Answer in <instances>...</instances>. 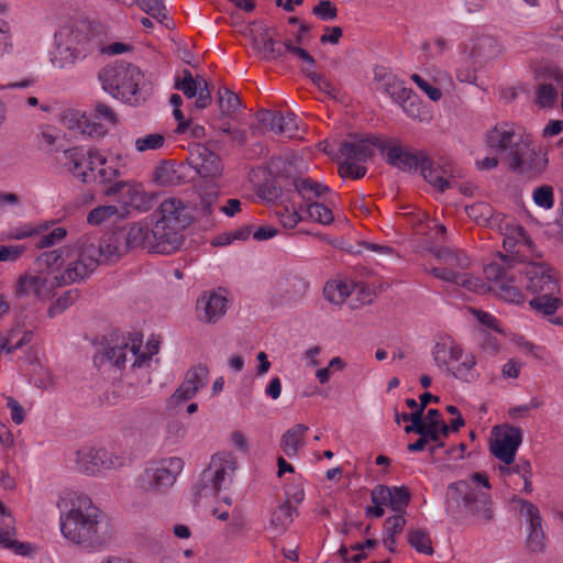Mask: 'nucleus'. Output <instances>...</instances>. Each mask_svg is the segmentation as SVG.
<instances>
[{
  "instance_id": "32",
  "label": "nucleus",
  "mask_w": 563,
  "mask_h": 563,
  "mask_svg": "<svg viewBox=\"0 0 563 563\" xmlns=\"http://www.w3.org/2000/svg\"><path fill=\"white\" fill-rule=\"evenodd\" d=\"M504 48L495 38L490 35L479 36L472 49V57L479 64L488 63L503 55Z\"/></svg>"
},
{
  "instance_id": "44",
  "label": "nucleus",
  "mask_w": 563,
  "mask_h": 563,
  "mask_svg": "<svg viewBox=\"0 0 563 563\" xmlns=\"http://www.w3.org/2000/svg\"><path fill=\"white\" fill-rule=\"evenodd\" d=\"M203 82V77H194L190 70L184 69L181 77L176 78L175 88L180 90L187 98L191 99L197 96Z\"/></svg>"
},
{
  "instance_id": "15",
  "label": "nucleus",
  "mask_w": 563,
  "mask_h": 563,
  "mask_svg": "<svg viewBox=\"0 0 563 563\" xmlns=\"http://www.w3.org/2000/svg\"><path fill=\"white\" fill-rule=\"evenodd\" d=\"M378 150L385 162L402 172H416L420 168L426 154L407 146H402L397 139L382 137Z\"/></svg>"
},
{
  "instance_id": "61",
  "label": "nucleus",
  "mask_w": 563,
  "mask_h": 563,
  "mask_svg": "<svg viewBox=\"0 0 563 563\" xmlns=\"http://www.w3.org/2000/svg\"><path fill=\"white\" fill-rule=\"evenodd\" d=\"M26 251V246L22 244L0 245V262H16Z\"/></svg>"
},
{
  "instance_id": "58",
  "label": "nucleus",
  "mask_w": 563,
  "mask_h": 563,
  "mask_svg": "<svg viewBox=\"0 0 563 563\" xmlns=\"http://www.w3.org/2000/svg\"><path fill=\"white\" fill-rule=\"evenodd\" d=\"M470 218L477 223H488L493 217L492 207L485 202H478L466 208Z\"/></svg>"
},
{
  "instance_id": "52",
  "label": "nucleus",
  "mask_w": 563,
  "mask_h": 563,
  "mask_svg": "<svg viewBox=\"0 0 563 563\" xmlns=\"http://www.w3.org/2000/svg\"><path fill=\"white\" fill-rule=\"evenodd\" d=\"M533 202L544 209L551 210L554 207V189L551 185H541L532 192Z\"/></svg>"
},
{
  "instance_id": "14",
  "label": "nucleus",
  "mask_w": 563,
  "mask_h": 563,
  "mask_svg": "<svg viewBox=\"0 0 563 563\" xmlns=\"http://www.w3.org/2000/svg\"><path fill=\"white\" fill-rule=\"evenodd\" d=\"M96 249H88L82 238L78 242V249L74 254L66 255V263L60 274H55L59 287L74 284L89 277L98 267L95 257Z\"/></svg>"
},
{
  "instance_id": "40",
  "label": "nucleus",
  "mask_w": 563,
  "mask_h": 563,
  "mask_svg": "<svg viewBox=\"0 0 563 563\" xmlns=\"http://www.w3.org/2000/svg\"><path fill=\"white\" fill-rule=\"evenodd\" d=\"M331 205H333L331 200H328L327 202L311 201L306 203L303 206L306 220L323 225L331 224L334 220Z\"/></svg>"
},
{
  "instance_id": "28",
  "label": "nucleus",
  "mask_w": 563,
  "mask_h": 563,
  "mask_svg": "<svg viewBox=\"0 0 563 563\" xmlns=\"http://www.w3.org/2000/svg\"><path fill=\"white\" fill-rule=\"evenodd\" d=\"M356 291L364 295L362 305L371 302V292L368 290L365 291L362 287L353 284L352 282L341 279L329 280L323 288L325 299L334 305L343 303L347 297Z\"/></svg>"
},
{
  "instance_id": "49",
  "label": "nucleus",
  "mask_w": 563,
  "mask_h": 563,
  "mask_svg": "<svg viewBox=\"0 0 563 563\" xmlns=\"http://www.w3.org/2000/svg\"><path fill=\"white\" fill-rule=\"evenodd\" d=\"M407 540L417 552L427 555L433 553L430 536L424 529H410L407 533Z\"/></svg>"
},
{
  "instance_id": "31",
  "label": "nucleus",
  "mask_w": 563,
  "mask_h": 563,
  "mask_svg": "<svg viewBox=\"0 0 563 563\" xmlns=\"http://www.w3.org/2000/svg\"><path fill=\"white\" fill-rule=\"evenodd\" d=\"M274 214L285 229H294L300 221H306L303 206L297 207L289 196L275 206Z\"/></svg>"
},
{
  "instance_id": "22",
  "label": "nucleus",
  "mask_w": 563,
  "mask_h": 563,
  "mask_svg": "<svg viewBox=\"0 0 563 563\" xmlns=\"http://www.w3.org/2000/svg\"><path fill=\"white\" fill-rule=\"evenodd\" d=\"M114 196L117 201L125 209L145 211L151 207V198L143 186L137 183L119 181L113 184L107 191Z\"/></svg>"
},
{
  "instance_id": "41",
  "label": "nucleus",
  "mask_w": 563,
  "mask_h": 563,
  "mask_svg": "<svg viewBox=\"0 0 563 563\" xmlns=\"http://www.w3.org/2000/svg\"><path fill=\"white\" fill-rule=\"evenodd\" d=\"M426 429L434 434V443L437 448H442L444 444L442 438H446L450 432L449 426L441 419L438 409H429L426 415Z\"/></svg>"
},
{
  "instance_id": "1",
  "label": "nucleus",
  "mask_w": 563,
  "mask_h": 563,
  "mask_svg": "<svg viewBox=\"0 0 563 563\" xmlns=\"http://www.w3.org/2000/svg\"><path fill=\"white\" fill-rule=\"evenodd\" d=\"M504 236L505 253L484 267L485 277L495 283L494 290L498 297L511 303L525 301V295L516 283L515 266L517 263L530 261L534 256V245L525 229L514 219L505 218L500 225Z\"/></svg>"
},
{
  "instance_id": "17",
  "label": "nucleus",
  "mask_w": 563,
  "mask_h": 563,
  "mask_svg": "<svg viewBox=\"0 0 563 563\" xmlns=\"http://www.w3.org/2000/svg\"><path fill=\"white\" fill-rule=\"evenodd\" d=\"M70 461L76 468L87 475H95L102 470H110L122 465L121 457L113 455L106 449L84 445L74 452Z\"/></svg>"
},
{
  "instance_id": "6",
  "label": "nucleus",
  "mask_w": 563,
  "mask_h": 563,
  "mask_svg": "<svg viewBox=\"0 0 563 563\" xmlns=\"http://www.w3.org/2000/svg\"><path fill=\"white\" fill-rule=\"evenodd\" d=\"M142 335L140 333H113L107 341L101 355L95 356V364L110 362L118 368H123L128 361H132V368L148 365L153 355L158 352V342L150 340L146 350L142 351Z\"/></svg>"
},
{
  "instance_id": "46",
  "label": "nucleus",
  "mask_w": 563,
  "mask_h": 563,
  "mask_svg": "<svg viewBox=\"0 0 563 563\" xmlns=\"http://www.w3.org/2000/svg\"><path fill=\"white\" fill-rule=\"evenodd\" d=\"M295 516L296 508L289 501H285L272 512L271 527L284 530L292 522Z\"/></svg>"
},
{
  "instance_id": "54",
  "label": "nucleus",
  "mask_w": 563,
  "mask_h": 563,
  "mask_svg": "<svg viewBox=\"0 0 563 563\" xmlns=\"http://www.w3.org/2000/svg\"><path fill=\"white\" fill-rule=\"evenodd\" d=\"M118 208L112 205L99 206L93 208L87 217V221L91 225H100L112 217L117 216Z\"/></svg>"
},
{
  "instance_id": "10",
  "label": "nucleus",
  "mask_w": 563,
  "mask_h": 563,
  "mask_svg": "<svg viewBox=\"0 0 563 563\" xmlns=\"http://www.w3.org/2000/svg\"><path fill=\"white\" fill-rule=\"evenodd\" d=\"M380 141L382 137L373 134H367L354 141H343L339 147V153L343 157L339 165L340 175L352 179L363 178L367 172L364 163L374 156Z\"/></svg>"
},
{
  "instance_id": "9",
  "label": "nucleus",
  "mask_w": 563,
  "mask_h": 563,
  "mask_svg": "<svg viewBox=\"0 0 563 563\" xmlns=\"http://www.w3.org/2000/svg\"><path fill=\"white\" fill-rule=\"evenodd\" d=\"M157 212L154 233L164 240L170 236L175 242L172 244L174 253L183 245V231L191 223L190 209L181 199L170 197L162 201Z\"/></svg>"
},
{
  "instance_id": "55",
  "label": "nucleus",
  "mask_w": 563,
  "mask_h": 563,
  "mask_svg": "<svg viewBox=\"0 0 563 563\" xmlns=\"http://www.w3.org/2000/svg\"><path fill=\"white\" fill-rule=\"evenodd\" d=\"M165 144V136L161 133H151L135 140L137 152L155 151Z\"/></svg>"
},
{
  "instance_id": "30",
  "label": "nucleus",
  "mask_w": 563,
  "mask_h": 563,
  "mask_svg": "<svg viewBox=\"0 0 563 563\" xmlns=\"http://www.w3.org/2000/svg\"><path fill=\"white\" fill-rule=\"evenodd\" d=\"M463 347L451 336L441 338L432 347L431 354L439 368L449 372L454 362L461 357Z\"/></svg>"
},
{
  "instance_id": "57",
  "label": "nucleus",
  "mask_w": 563,
  "mask_h": 563,
  "mask_svg": "<svg viewBox=\"0 0 563 563\" xmlns=\"http://www.w3.org/2000/svg\"><path fill=\"white\" fill-rule=\"evenodd\" d=\"M558 99V90L552 84H540L537 90V102L542 108L552 107Z\"/></svg>"
},
{
  "instance_id": "34",
  "label": "nucleus",
  "mask_w": 563,
  "mask_h": 563,
  "mask_svg": "<svg viewBox=\"0 0 563 563\" xmlns=\"http://www.w3.org/2000/svg\"><path fill=\"white\" fill-rule=\"evenodd\" d=\"M88 249H96L98 252L95 257L98 265L102 262H111L120 256V247L114 236H108L102 240L91 236H82Z\"/></svg>"
},
{
  "instance_id": "27",
  "label": "nucleus",
  "mask_w": 563,
  "mask_h": 563,
  "mask_svg": "<svg viewBox=\"0 0 563 563\" xmlns=\"http://www.w3.org/2000/svg\"><path fill=\"white\" fill-rule=\"evenodd\" d=\"M191 165L201 177H216L220 175L221 159L218 154L206 145H198L191 153Z\"/></svg>"
},
{
  "instance_id": "12",
  "label": "nucleus",
  "mask_w": 563,
  "mask_h": 563,
  "mask_svg": "<svg viewBox=\"0 0 563 563\" xmlns=\"http://www.w3.org/2000/svg\"><path fill=\"white\" fill-rule=\"evenodd\" d=\"M236 457L230 452H220L212 456L210 465L201 475L196 487L199 498L216 496L227 482H231L236 470Z\"/></svg>"
},
{
  "instance_id": "56",
  "label": "nucleus",
  "mask_w": 563,
  "mask_h": 563,
  "mask_svg": "<svg viewBox=\"0 0 563 563\" xmlns=\"http://www.w3.org/2000/svg\"><path fill=\"white\" fill-rule=\"evenodd\" d=\"M219 104L223 113L232 114L239 109L241 101L233 91L221 88L219 89Z\"/></svg>"
},
{
  "instance_id": "39",
  "label": "nucleus",
  "mask_w": 563,
  "mask_h": 563,
  "mask_svg": "<svg viewBox=\"0 0 563 563\" xmlns=\"http://www.w3.org/2000/svg\"><path fill=\"white\" fill-rule=\"evenodd\" d=\"M536 296L529 301L531 309L542 316H553L562 306L560 292L534 294Z\"/></svg>"
},
{
  "instance_id": "19",
  "label": "nucleus",
  "mask_w": 563,
  "mask_h": 563,
  "mask_svg": "<svg viewBox=\"0 0 563 563\" xmlns=\"http://www.w3.org/2000/svg\"><path fill=\"white\" fill-rule=\"evenodd\" d=\"M493 434L492 453L505 464H512L517 450L522 442L521 429L510 424H501L494 428Z\"/></svg>"
},
{
  "instance_id": "47",
  "label": "nucleus",
  "mask_w": 563,
  "mask_h": 563,
  "mask_svg": "<svg viewBox=\"0 0 563 563\" xmlns=\"http://www.w3.org/2000/svg\"><path fill=\"white\" fill-rule=\"evenodd\" d=\"M377 544L376 540L368 539L363 543H355L347 549L346 547H341L339 553L344 562L349 563H361L365 558L366 549H374Z\"/></svg>"
},
{
  "instance_id": "53",
  "label": "nucleus",
  "mask_w": 563,
  "mask_h": 563,
  "mask_svg": "<svg viewBox=\"0 0 563 563\" xmlns=\"http://www.w3.org/2000/svg\"><path fill=\"white\" fill-rule=\"evenodd\" d=\"M154 179L162 186H176L179 184V176L174 165L168 163L162 164L155 169Z\"/></svg>"
},
{
  "instance_id": "43",
  "label": "nucleus",
  "mask_w": 563,
  "mask_h": 563,
  "mask_svg": "<svg viewBox=\"0 0 563 563\" xmlns=\"http://www.w3.org/2000/svg\"><path fill=\"white\" fill-rule=\"evenodd\" d=\"M47 229H48V227L46 224L21 223V224L9 228L2 234L1 240H8V241L25 240V239L38 235Z\"/></svg>"
},
{
  "instance_id": "62",
  "label": "nucleus",
  "mask_w": 563,
  "mask_h": 563,
  "mask_svg": "<svg viewBox=\"0 0 563 563\" xmlns=\"http://www.w3.org/2000/svg\"><path fill=\"white\" fill-rule=\"evenodd\" d=\"M13 51L12 33L9 23L0 19V57Z\"/></svg>"
},
{
  "instance_id": "8",
  "label": "nucleus",
  "mask_w": 563,
  "mask_h": 563,
  "mask_svg": "<svg viewBox=\"0 0 563 563\" xmlns=\"http://www.w3.org/2000/svg\"><path fill=\"white\" fill-rule=\"evenodd\" d=\"M438 265L426 271L435 278L461 286L473 292L485 290V284L477 277L464 272L470 265L468 256L462 251L441 249L435 253Z\"/></svg>"
},
{
  "instance_id": "4",
  "label": "nucleus",
  "mask_w": 563,
  "mask_h": 563,
  "mask_svg": "<svg viewBox=\"0 0 563 563\" xmlns=\"http://www.w3.org/2000/svg\"><path fill=\"white\" fill-rule=\"evenodd\" d=\"M490 488L488 476L482 472H476L466 479L451 483L446 489L448 514L453 517L464 514L477 523H488L494 516Z\"/></svg>"
},
{
  "instance_id": "20",
  "label": "nucleus",
  "mask_w": 563,
  "mask_h": 563,
  "mask_svg": "<svg viewBox=\"0 0 563 563\" xmlns=\"http://www.w3.org/2000/svg\"><path fill=\"white\" fill-rule=\"evenodd\" d=\"M158 236L154 233V225L148 228L134 223L129 228L125 240L129 247H142L157 254H172L174 240L170 238L164 240Z\"/></svg>"
},
{
  "instance_id": "29",
  "label": "nucleus",
  "mask_w": 563,
  "mask_h": 563,
  "mask_svg": "<svg viewBox=\"0 0 563 563\" xmlns=\"http://www.w3.org/2000/svg\"><path fill=\"white\" fill-rule=\"evenodd\" d=\"M373 504L386 503L396 512H401L408 506L410 493L406 487L376 486L371 494Z\"/></svg>"
},
{
  "instance_id": "36",
  "label": "nucleus",
  "mask_w": 563,
  "mask_h": 563,
  "mask_svg": "<svg viewBox=\"0 0 563 563\" xmlns=\"http://www.w3.org/2000/svg\"><path fill=\"white\" fill-rule=\"evenodd\" d=\"M309 428L298 423L288 429L280 438V449L288 456L294 457L305 444V435Z\"/></svg>"
},
{
  "instance_id": "45",
  "label": "nucleus",
  "mask_w": 563,
  "mask_h": 563,
  "mask_svg": "<svg viewBox=\"0 0 563 563\" xmlns=\"http://www.w3.org/2000/svg\"><path fill=\"white\" fill-rule=\"evenodd\" d=\"M91 113L93 118L98 120V123H96L92 129L95 133L106 134L109 128L115 124V113L104 103H98Z\"/></svg>"
},
{
  "instance_id": "42",
  "label": "nucleus",
  "mask_w": 563,
  "mask_h": 563,
  "mask_svg": "<svg viewBox=\"0 0 563 563\" xmlns=\"http://www.w3.org/2000/svg\"><path fill=\"white\" fill-rule=\"evenodd\" d=\"M121 2L126 7L137 5L143 12L161 23L167 19L164 0H121Z\"/></svg>"
},
{
  "instance_id": "63",
  "label": "nucleus",
  "mask_w": 563,
  "mask_h": 563,
  "mask_svg": "<svg viewBox=\"0 0 563 563\" xmlns=\"http://www.w3.org/2000/svg\"><path fill=\"white\" fill-rule=\"evenodd\" d=\"M411 79L432 101H438L441 99V90L432 86L428 80L423 79L420 75L413 74L411 76Z\"/></svg>"
},
{
  "instance_id": "18",
  "label": "nucleus",
  "mask_w": 563,
  "mask_h": 563,
  "mask_svg": "<svg viewBox=\"0 0 563 563\" xmlns=\"http://www.w3.org/2000/svg\"><path fill=\"white\" fill-rule=\"evenodd\" d=\"M56 288H59V285L55 274L24 273L16 280L14 295L18 298L46 300L53 296Z\"/></svg>"
},
{
  "instance_id": "51",
  "label": "nucleus",
  "mask_w": 563,
  "mask_h": 563,
  "mask_svg": "<svg viewBox=\"0 0 563 563\" xmlns=\"http://www.w3.org/2000/svg\"><path fill=\"white\" fill-rule=\"evenodd\" d=\"M78 297L79 292L77 289H70L65 291L49 306L47 310L48 317L55 318L56 316L63 313L78 299Z\"/></svg>"
},
{
  "instance_id": "26",
  "label": "nucleus",
  "mask_w": 563,
  "mask_h": 563,
  "mask_svg": "<svg viewBox=\"0 0 563 563\" xmlns=\"http://www.w3.org/2000/svg\"><path fill=\"white\" fill-rule=\"evenodd\" d=\"M258 120L271 131L285 137L292 139L297 135V115L292 112L282 113L279 111H261Z\"/></svg>"
},
{
  "instance_id": "5",
  "label": "nucleus",
  "mask_w": 563,
  "mask_h": 563,
  "mask_svg": "<svg viewBox=\"0 0 563 563\" xmlns=\"http://www.w3.org/2000/svg\"><path fill=\"white\" fill-rule=\"evenodd\" d=\"M64 165L81 183H110L124 167L120 156H104L98 150L71 147L64 152Z\"/></svg>"
},
{
  "instance_id": "21",
  "label": "nucleus",
  "mask_w": 563,
  "mask_h": 563,
  "mask_svg": "<svg viewBox=\"0 0 563 563\" xmlns=\"http://www.w3.org/2000/svg\"><path fill=\"white\" fill-rule=\"evenodd\" d=\"M228 305L223 289L205 291L196 302L197 319L207 324L217 323L227 313Z\"/></svg>"
},
{
  "instance_id": "16",
  "label": "nucleus",
  "mask_w": 563,
  "mask_h": 563,
  "mask_svg": "<svg viewBox=\"0 0 563 563\" xmlns=\"http://www.w3.org/2000/svg\"><path fill=\"white\" fill-rule=\"evenodd\" d=\"M539 255L534 252V256L530 261H526L523 273L526 276V288L531 294L560 292L559 279L556 272L545 262L537 261Z\"/></svg>"
},
{
  "instance_id": "33",
  "label": "nucleus",
  "mask_w": 563,
  "mask_h": 563,
  "mask_svg": "<svg viewBox=\"0 0 563 563\" xmlns=\"http://www.w3.org/2000/svg\"><path fill=\"white\" fill-rule=\"evenodd\" d=\"M419 169L423 178L442 192L453 186L454 179L449 174L448 169L434 166L433 162L428 156L422 161Z\"/></svg>"
},
{
  "instance_id": "23",
  "label": "nucleus",
  "mask_w": 563,
  "mask_h": 563,
  "mask_svg": "<svg viewBox=\"0 0 563 563\" xmlns=\"http://www.w3.org/2000/svg\"><path fill=\"white\" fill-rule=\"evenodd\" d=\"M208 378V368L203 365H198L190 368L181 385L168 399L167 406L169 408L177 407L184 401L195 397L198 390L205 387Z\"/></svg>"
},
{
  "instance_id": "37",
  "label": "nucleus",
  "mask_w": 563,
  "mask_h": 563,
  "mask_svg": "<svg viewBox=\"0 0 563 563\" xmlns=\"http://www.w3.org/2000/svg\"><path fill=\"white\" fill-rule=\"evenodd\" d=\"M297 194L306 201V203L322 198L330 188L309 177H297L292 181Z\"/></svg>"
},
{
  "instance_id": "59",
  "label": "nucleus",
  "mask_w": 563,
  "mask_h": 563,
  "mask_svg": "<svg viewBox=\"0 0 563 563\" xmlns=\"http://www.w3.org/2000/svg\"><path fill=\"white\" fill-rule=\"evenodd\" d=\"M312 14L321 21H333L338 16V9L330 0H320L312 8Z\"/></svg>"
},
{
  "instance_id": "50",
  "label": "nucleus",
  "mask_w": 563,
  "mask_h": 563,
  "mask_svg": "<svg viewBox=\"0 0 563 563\" xmlns=\"http://www.w3.org/2000/svg\"><path fill=\"white\" fill-rule=\"evenodd\" d=\"M548 543V536L543 529V525L527 527L526 545L532 553H542Z\"/></svg>"
},
{
  "instance_id": "35",
  "label": "nucleus",
  "mask_w": 563,
  "mask_h": 563,
  "mask_svg": "<svg viewBox=\"0 0 563 563\" xmlns=\"http://www.w3.org/2000/svg\"><path fill=\"white\" fill-rule=\"evenodd\" d=\"M448 373L465 383H473L481 376L476 369L475 356L472 353H466L464 350H462L459 361L452 364Z\"/></svg>"
},
{
  "instance_id": "13",
  "label": "nucleus",
  "mask_w": 563,
  "mask_h": 563,
  "mask_svg": "<svg viewBox=\"0 0 563 563\" xmlns=\"http://www.w3.org/2000/svg\"><path fill=\"white\" fill-rule=\"evenodd\" d=\"M184 461L172 456L150 463L139 476V485L145 492L165 493L184 470Z\"/></svg>"
},
{
  "instance_id": "24",
  "label": "nucleus",
  "mask_w": 563,
  "mask_h": 563,
  "mask_svg": "<svg viewBox=\"0 0 563 563\" xmlns=\"http://www.w3.org/2000/svg\"><path fill=\"white\" fill-rule=\"evenodd\" d=\"M509 166L514 172L526 174L529 177H538L547 169L548 157L541 150H536L531 140V145L521 151L517 161L512 158Z\"/></svg>"
},
{
  "instance_id": "2",
  "label": "nucleus",
  "mask_w": 563,
  "mask_h": 563,
  "mask_svg": "<svg viewBox=\"0 0 563 563\" xmlns=\"http://www.w3.org/2000/svg\"><path fill=\"white\" fill-rule=\"evenodd\" d=\"M60 531L70 541L87 548H100L107 542L102 512L81 493L68 492L60 496Z\"/></svg>"
},
{
  "instance_id": "7",
  "label": "nucleus",
  "mask_w": 563,
  "mask_h": 563,
  "mask_svg": "<svg viewBox=\"0 0 563 563\" xmlns=\"http://www.w3.org/2000/svg\"><path fill=\"white\" fill-rule=\"evenodd\" d=\"M100 79L106 90L129 104H139L148 93L145 74L123 60L103 69Z\"/></svg>"
},
{
  "instance_id": "48",
  "label": "nucleus",
  "mask_w": 563,
  "mask_h": 563,
  "mask_svg": "<svg viewBox=\"0 0 563 563\" xmlns=\"http://www.w3.org/2000/svg\"><path fill=\"white\" fill-rule=\"evenodd\" d=\"M512 501L519 506L520 516L525 519L527 527L543 525L541 512L533 503L519 497H515Z\"/></svg>"
},
{
  "instance_id": "38",
  "label": "nucleus",
  "mask_w": 563,
  "mask_h": 563,
  "mask_svg": "<svg viewBox=\"0 0 563 563\" xmlns=\"http://www.w3.org/2000/svg\"><path fill=\"white\" fill-rule=\"evenodd\" d=\"M68 251L66 249H56L43 252L37 257V264L45 269H41L42 274H60L66 263V255Z\"/></svg>"
},
{
  "instance_id": "64",
  "label": "nucleus",
  "mask_w": 563,
  "mask_h": 563,
  "mask_svg": "<svg viewBox=\"0 0 563 563\" xmlns=\"http://www.w3.org/2000/svg\"><path fill=\"white\" fill-rule=\"evenodd\" d=\"M402 109L408 117L418 119L419 121L426 120V117L421 112V104L416 96H407L402 103Z\"/></svg>"
},
{
  "instance_id": "60",
  "label": "nucleus",
  "mask_w": 563,
  "mask_h": 563,
  "mask_svg": "<svg viewBox=\"0 0 563 563\" xmlns=\"http://www.w3.org/2000/svg\"><path fill=\"white\" fill-rule=\"evenodd\" d=\"M67 235L66 229L58 227L53 229L51 232L42 235L36 242L37 249H47L58 244Z\"/></svg>"
},
{
  "instance_id": "3",
  "label": "nucleus",
  "mask_w": 563,
  "mask_h": 563,
  "mask_svg": "<svg viewBox=\"0 0 563 563\" xmlns=\"http://www.w3.org/2000/svg\"><path fill=\"white\" fill-rule=\"evenodd\" d=\"M54 40L51 63L55 68L66 69L102 49L104 33L100 24L79 19L60 26Z\"/></svg>"
},
{
  "instance_id": "25",
  "label": "nucleus",
  "mask_w": 563,
  "mask_h": 563,
  "mask_svg": "<svg viewBox=\"0 0 563 563\" xmlns=\"http://www.w3.org/2000/svg\"><path fill=\"white\" fill-rule=\"evenodd\" d=\"M308 283L298 276H288L277 282L274 302L278 306H292L306 295Z\"/></svg>"
},
{
  "instance_id": "11",
  "label": "nucleus",
  "mask_w": 563,
  "mask_h": 563,
  "mask_svg": "<svg viewBox=\"0 0 563 563\" xmlns=\"http://www.w3.org/2000/svg\"><path fill=\"white\" fill-rule=\"evenodd\" d=\"M532 135L512 122H501L492 129L486 136L488 146L509 162L518 159V155L531 145Z\"/></svg>"
}]
</instances>
